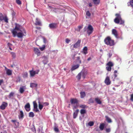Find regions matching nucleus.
I'll list each match as a JSON object with an SVG mask.
<instances>
[{
	"instance_id": "obj_45",
	"label": "nucleus",
	"mask_w": 133,
	"mask_h": 133,
	"mask_svg": "<svg viewBox=\"0 0 133 133\" xmlns=\"http://www.w3.org/2000/svg\"><path fill=\"white\" fill-rule=\"evenodd\" d=\"M105 131L106 132H109L111 131V129L110 128H106L105 129Z\"/></svg>"
},
{
	"instance_id": "obj_12",
	"label": "nucleus",
	"mask_w": 133,
	"mask_h": 133,
	"mask_svg": "<svg viewBox=\"0 0 133 133\" xmlns=\"http://www.w3.org/2000/svg\"><path fill=\"white\" fill-rule=\"evenodd\" d=\"M8 104L5 102H3L2 105L0 106V108L2 110L4 109L7 106Z\"/></svg>"
},
{
	"instance_id": "obj_14",
	"label": "nucleus",
	"mask_w": 133,
	"mask_h": 133,
	"mask_svg": "<svg viewBox=\"0 0 133 133\" xmlns=\"http://www.w3.org/2000/svg\"><path fill=\"white\" fill-rule=\"evenodd\" d=\"M34 50L35 54H37L38 56H39L40 55L41 53L40 51L38 49L35 48Z\"/></svg>"
},
{
	"instance_id": "obj_47",
	"label": "nucleus",
	"mask_w": 133,
	"mask_h": 133,
	"mask_svg": "<svg viewBox=\"0 0 133 133\" xmlns=\"http://www.w3.org/2000/svg\"><path fill=\"white\" fill-rule=\"evenodd\" d=\"M28 75V74L26 72H25L24 73L23 75V77L24 78L26 77H27Z\"/></svg>"
},
{
	"instance_id": "obj_58",
	"label": "nucleus",
	"mask_w": 133,
	"mask_h": 133,
	"mask_svg": "<svg viewBox=\"0 0 133 133\" xmlns=\"http://www.w3.org/2000/svg\"><path fill=\"white\" fill-rule=\"evenodd\" d=\"M76 55V54H74V55H73V57H72V58L73 59H75V56Z\"/></svg>"
},
{
	"instance_id": "obj_32",
	"label": "nucleus",
	"mask_w": 133,
	"mask_h": 133,
	"mask_svg": "<svg viewBox=\"0 0 133 133\" xmlns=\"http://www.w3.org/2000/svg\"><path fill=\"white\" fill-rule=\"evenodd\" d=\"M45 47V45H43L42 47H40L39 48V49L41 51H43L44 50Z\"/></svg>"
},
{
	"instance_id": "obj_40",
	"label": "nucleus",
	"mask_w": 133,
	"mask_h": 133,
	"mask_svg": "<svg viewBox=\"0 0 133 133\" xmlns=\"http://www.w3.org/2000/svg\"><path fill=\"white\" fill-rule=\"evenodd\" d=\"M11 55L12 57L14 58H15L16 56V55L15 54L14 52H11Z\"/></svg>"
},
{
	"instance_id": "obj_26",
	"label": "nucleus",
	"mask_w": 133,
	"mask_h": 133,
	"mask_svg": "<svg viewBox=\"0 0 133 133\" xmlns=\"http://www.w3.org/2000/svg\"><path fill=\"white\" fill-rule=\"evenodd\" d=\"M105 117L106 120L108 123H110L112 122V121L111 119L107 116H106Z\"/></svg>"
},
{
	"instance_id": "obj_55",
	"label": "nucleus",
	"mask_w": 133,
	"mask_h": 133,
	"mask_svg": "<svg viewBox=\"0 0 133 133\" xmlns=\"http://www.w3.org/2000/svg\"><path fill=\"white\" fill-rule=\"evenodd\" d=\"M108 55L109 57V58H110L111 56L112 55V54L111 53H109L108 54Z\"/></svg>"
},
{
	"instance_id": "obj_64",
	"label": "nucleus",
	"mask_w": 133,
	"mask_h": 133,
	"mask_svg": "<svg viewBox=\"0 0 133 133\" xmlns=\"http://www.w3.org/2000/svg\"><path fill=\"white\" fill-rule=\"evenodd\" d=\"M36 29H38V30H40L41 29V28L40 27H36Z\"/></svg>"
},
{
	"instance_id": "obj_11",
	"label": "nucleus",
	"mask_w": 133,
	"mask_h": 133,
	"mask_svg": "<svg viewBox=\"0 0 133 133\" xmlns=\"http://www.w3.org/2000/svg\"><path fill=\"white\" fill-rule=\"evenodd\" d=\"M34 111L36 112H39V111L37 108V105L36 101H34Z\"/></svg>"
},
{
	"instance_id": "obj_25",
	"label": "nucleus",
	"mask_w": 133,
	"mask_h": 133,
	"mask_svg": "<svg viewBox=\"0 0 133 133\" xmlns=\"http://www.w3.org/2000/svg\"><path fill=\"white\" fill-rule=\"evenodd\" d=\"M43 105L41 104V103L40 101L38 102V107L39 109L40 110H41L43 109Z\"/></svg>"
},
{
	"instance_id": "obj_33",
	"label": "nucleus",
	"mask_w": 133,
	"mask_h": 133,
	"mask_svg": "<svg viewBox=\"0 0 133 133\" xmlns=\"http://www.w3.org/2000/svg\"><path fill=\"white\" fill-rule=\"evenodd\" d=\"M14 93L13 92H11L9 95V98H11L14 95Z\"/></svg>"
},
{
	"instance_id": "obj_6",
	"label": "nucleus",
	"mask_w": 133,
	"mask_h": 133,
	"mask_svg": "<svg viewBox=\"0 0 133 133\" xmlns=\"http://www.w3.org/2000/svg\"><path fill=\"white\" fill-rule=\"evenodd\" d=\"M114 65V64L112 62L109 61L106 64V65H107L108 66L106 67V69L108 71H111V67L113 66Z\"/></svg>"
},
{
	"instance_id": "obj_49",
	"label": "nucleus",
	"mask_w": 133,
	"mask_h": 133,
	"mask_svg": "<svg viewBox=\"0 0 133 133\" xmlns=\"http://www.w3.org/2000/svg\"><path fill=\"white\" fill-rule=\"evenodd\" d=\"M82 72L83 74H81V76H82L84 78L85 77V75L84 73V72Z\"/></svg>"
},
{
	"instance_id": "obj_35",
	"label": "nucleus",
	"mask_w": 133,
	"mask_h": 133,
	"mask_svg": "<svg viewBox=\"0 0 133 133\" xmlns=\"http://www.w3.org/2000/svg\"><path fill=\"white\" fill-rule=\"evenodd\" d=\"M78 29L76 30L78 32H79L80 31L81 29H82L83 28V26L82 25V26L79 25L78 26Z\"/></svg>"
},
{
	"instance_id": "obj_28",
	"label": "nucleus",
	"mask_w": 133,
	"mask_h": 133,
	"mask_svg": "<svg viewBox=\"0 0 133 133\" xmlns=\"http://www.w3.org/2000/svg\"><path fill=\"white\" fill-rule=\"evenodd\" d=\"M94 102V101L93 99L92 98H91L89 99L88 102V103L90 104L91 103H93Z\"/></svg>"
},
{
	"instance_id": "obj_43",
	"label": "nucleus",
	"mask_w": 133,
	"mask_h": 133,
	"mask_svg": "<svg viewBox=\"0 0 133 133\" xmlns=\"http://www.w3.org/2000/svg\"><path fill=\"white\" fill-rule=\"evenodd\" d=\"M37 84L36 83H34V87H35V89L37 91Z\"/></svg>"
},
{
	"instance_id": "obj_18",
	"label": "nucleus",
	"mask_w": 133,
	"mask_h": 133,
	"mask_svg": "<svg viewBox=\"0 0 133 133\" xmlns=\"http://www.w3.org/2000/svg\"><path fill=\"white\" fill-rule=\"evenodd\" d=\"M105 125V124L104 123L101 124L99 127L100 129L102 131L103 130L104 128Z\"/></svg>"
},
{
	"instance_id": "obj_59",
	"label": "nucleus",
	"mask_w": 133,
	"mask_h": 133,
	"mask_svg": "<svg viewBox=\"0 0 133 133\" xmlns=\"http://www.w3.org/2000/svg\"><path fill=\"white\" fill-rule=\"evenodd\" d=\"M114 75L115 78H116L117 77V75L116 74H114Z\"/></svg>"
},
{
	"instance_id": "obj_34",
	"label": "nucleus",
	"mask_w": 133,
	"mask_h": 133,
	"mask_svg": "<svg viewBox=\"0 0 133 133\" xmlns=\"http://www.w3.org/2000/svg\"><path fill=\"white\" fill-rule=\"evenodd\" d=\"M79 107L80 108L84 109L87 108V106L85 105H80Z\"/></svg>"
},
{
	"instance_id": "obj_48",
	"label": "nucleus",
	"mask_w": 133,
	"mask_h": 133,
	"mask_svg": "<svg viewBox=\"0 0 133 133\" xmlns=\"http://www.w3.org/2000/svg\"><path fill=\"white\" fill-rule=\"evenodd\" d=\"M39 71V70H37L36 71H34V75L35 74H38V72Z\"/></svg>"
},
{
	"instance_id": "obj_52",
	"label": "nucleus",
	"mask_w": 133,
	"mask_h": 133,
	"mask_svg": "<svg viewBox=\"0 0 133 133\" xmlns=\"http://www.w3.org/2000/svg\"><path fill=\"white\" fill-rule=\"evenodd\" d=\"M4 82V81L3 79H1L0 80V86Z\"/></svg>"
},
{
	"instance_id": "obj_8",
	"label": "nucleus",
	"mask_w": 133,
	"mask_h": 133,
	"mask_svg": "<svg viewBox=\"0 0 133 133\" xmlns=\"http://www.w3.org/2000/svg\"><path fill=\"white\" fill-rule=\"evenodd\" d=\"M104 82L107 85H109L111 83V81H110L109 77L107 76Z\"/></svg>"
},
{
	"instance_id": "obj_54",
	"label": "nucleus",
	"mask_w": 133,
	"mask_h": 133,
	"mask_svg": "<svg viewBox=\"0 0 133 133\" xmlns=\"http://www.w3.org/2000/svg\"><path fill=\"white\" fill-rule=\"evenodd\" d=\"M43 104L45 106H48L49 105V103L48 102H45L43 103Z\"/></svg>"
},
{
	"instance_id": "obj_10",
	"label": "nucleus",
	"mask_w": 133,
	"mask_h": 133,
	"mask_svg": "<svg viewBox=\"0 0 133 133\" xmlns=\"http://www.w3.org/2000/svg\"><path fill=\"white\" fill-rule=\"evenodd\" d=\"M81 41V40H78L77 42L73 45V47L75 48H77L80 46Z\"/></svg>"
},
{
	"instance_id": "obj_60",
	"label": "nucleus",
	"mask_w": 133,
	"mask_h": 133,
	"mask_svg": "<svg viewBox=\"0 0 133 133\" xmlns=\"http://www.w3.org/2000/svg\"><path fill=\"white\" fill-rule=\"evenodd\" d=\"M33 83H31L30 84V87H33Z\"/></svg>"
},
{
	"instance_id": "obj_29",
	"label": "nucleus",
	"mask_w": 133,
	"mask_h": 133,
	"mask_svg": "<svg viewBox=\"0 0 133 133\" xmlns=\"http://www.w3.org/2000/svg\"><path fill=\"white\" fill-rule=\"evenodd\" d=\"M82 72H80L78 74V75L77 76V78L78 80H80L81 78V74H83Z\"/></svg>"
},
{
	"instance_id": "obj_20",
	"label": "nucleus",
	"mask_w": 133,
	"mask_h": 133,
	"mask_svg": "<svg viewBox=\"0 0 133 133\" xmlns=\"http://www.w3.org/2000/svg\"><path fill=\"white\" fill-rule=\"evenodd\" d=\"M80 93V97L81 98H84L86 94L84 92H81Z\"/></svg>"
},
{
	"instance_id": "obj_21",
	"label": "nucleus",
	"mask_w": 133,
	"mask_h": 133,
	"mask_svg": "<svg viewBox=\"0 0 133 133\" xmlns=\"http://www.w3.org/2000/svg\"><path fill=\"white\" fill-rule=\"evenodd\" d=\"M95 100L96 102L98 104H101L102 103V102L98 98H95Z\"/></svg>"
},
{
	"instance_id": "obj_31",
	"label": "nucleus",
	"mask_w": 133,
	"mask_h": 133,
	"mask_svg": "<svg viewBox=\"0 0 133 133\" xmlns=\"http://www.w3.org/2000/svg\"><path fill=\"white\" fill-rule=\"evenodd\" d=\"M19 91L21 93H22L24 91V87H20Z\"/></svg>"
},
{
	"instance_id": "obj_50",
	"label": "nucleus",
	"mask_w": 133,
	"mask_h": 133,
	"mask_svg": "<svg viewBox=\"0 0 133 133\" xmlns=\"http://www.w3.org/2000/svg\"><path fill=\"white\" fill-rule=\"evenodd\" d=\"M20 116L21 117H22L23 116V112L22 111H20Z\"/></svg>"
},
{
	"instance_id": "obj_22",
	"label": "nucleus",
	"mask_w": 133,
	"mask_h": 133,
	"mask_svg": "<svg viewBox=\"0 0 133 133\" xmlns=\"http://www.w3.org/2000/svg\"><path fill=\"white\" fill-rule=\"evenodd\" d=\"M88 49L87 47L86 46H85L83 49V53L85 54H87L88 51H87Z\"/></svg>"
},
{
	"instance_id": "obj_16",
	"label": "nucleus",
	"mask_w": 133,
	"mask_h": 133,
	"mask_svg": "<svg viewBox=\"0 0 133 133\" xmlns=\"http://www.w3.org/2000/svg\"><path fill=\"white\" fill-rule=\"evenodd\" d=\"M79 111L78 109H77L74 113L73 116L74 118H75L77 116L78 114Z\"/></svg>"
},
{
	"instance_id": "obj_37",
	"label": "nucleus",
	"mask_w": 133,
	"mask_h": 133,
	"mask_svg": "<svg viewBox=\"0 0 133 133\" xmlns=\"http://www.w3.org/2000/svg\"><path fill=\"white\" fill-rule=\"evenodd\" d=\"M94 123L92 121L88 123V125L91 127L92 126L94 125Z\"/></svg>"
},
{
	"instance_id": "obj_36",
	"label": "nucleus",
	"mask_w": 133,
	"mask_h": 133,
	"mask_svg": "<svg viewBox=\"0 0 133 133\" xmlns=\"http://www.w3.org/2000/svg\"><path fill=\"white\" fill-rule=\"evenodd\" d=\"M86 15L89 17H90L91 15V13H90L89 11H88L86 12Z\"/></svg>"
},
{
	"instance_id": "obj_56",
	"label": "nucleus",
	"mask_w": 133,
	"mask_h": 133,
	"mask_svg": "<svg viewBox=\"0 0 133 133\" xmlns=\"http://www.w3.org/2000/svg\"><path fill=\"white\" fill-rule=\"evenodd\" d=\"M7 44L9 47V46L11 47L12 46V44L9 43H8Z\"/></svg>"
},
{
	"instance_id": "obj_61",
	"label": "nucleus",
	"mask_w": 133,
	"mask_h": 133,
	"mask_svg": "<svg viewBox=\"0 0 133 133\" xmlns=\"http://www.w3.org/2000/svg\"><path fill=\"white\" fill-rule=\"evenodd\" d=\"M91 59V57H89L88 58L87 60L88 61H89Z\"/></svg>"
},
{
	"instance_id": "obj_23",
	"label": "nucleus",
	"mask_w": 133,
	"mask_h": 133,
	"mask_svg": "<svg viewBox=\"0 0 133 133\" xmlns=\"http://www.w3.org/2000/svg\"><path fill=\"white\" fill-rule=\"evenodd\" d=\"M93 1L94 4L96 5H98L100 2L99 0H93Z\"/></svg>"
},
{
	"instance_id": "obj_51",
	"label": "nucleus",
	"mask_w": 133,
	"mask_h": 133,
	"mask_svg": "<svg viewBox=\"0 0 133 133\" xmlns=\"http://www.w3.org/2000/svg\"><path fill=\"white\" fill-rule=\"evenodd\" d=\"M130 99L132 101H133V94L131 95Z\"/></svg>"
},
{
	"instance_id": "obj_13",
	"label": "nucleus",
	"mask_w": 133,
	"mask_h": 133,
	"mask_svg": "<svg viewBox=\"0 0 133 133\" xmlns=\"http://www.w3.org/2000/svg\"><path fill=\"white\" fill-rule=\"evenodd\" d=\"M35 24L36 25H38L41 26L42 25V24L39 19L37 18H36L35 20Z\"/></svg>"
},
{
	"instance_id": "obj_53",
	"label": "nucleus",
	"mask_w": 133,
	"mask_h": 133,
	"mask_svg": "<svg viewBox=\"0 0 133 133\" xmlns=\"http://www.w3.org/2000/svg\"><path fill=\"white\" fill-rule=\"evenodd\" d=\"M70 41V40L68 38H67L66 39L65 41L66 43H68Z\"/></svg>"
},
{
	"instance_id": "obj_2",
	"label": "nucleus",
	"mask_w": 133,
	"mask_h": 133,
	"mask_svg": "<svg viewBox=\"0 0 133 133\" xmlns=\"http://www.w3.org/2000/svg\"><path fill=\"white\" fill-rule=\"evenodd\" d=\"M116 17L114 19V21L115 23L120 24H123L124 23V21L123 20L120 14H116L115 15Z\"/></svg>"
},
{
	"instance_id": "obj_3",
	"label": "nucleus",
	"mask_w": 133,
	"mask_h": 133,
	"mask_svg": "<svg viewBox=\"0 0 133 133\" xmlns=\"http://www.w3.org/2000/svg\"><path fill=\"white\" fill-rule=\"evenodd\" d=\"M105 43L107 45L110 46L114 45V41L111 39L110 36H107L104 40Z\"/></svg>"
},
{
	"instance_id": "obj_62",
	"label": "nucleus",
	"mask_w": 133,
	"mask_h": 133,
	"mask_svg": "<svg viewBox=\"0 0 133 133\" xmlns=\"http://www.w3.org/2000/svg\"><path fill=\"white\" fill-rule=\"evenodd\" d=\"M89 6L91 7L92 6V5L91 3H90L89 4Z\"/></svg>"
},
{
	"instance_id": "obj_57",
	"label": "nucleus",
	"mask_w": 133,
	"mask_h": 133,
	"mask_svg": "<svg viewBox=\"0 0 133 133\" xmlns=\"http://www.w3.org/2000/svg\"><path fill=\"white\" fill-rule=\"evenodd\" d=\"M43 39V42L44 43H46V39L45 38H44Z\"/></svg>"
},
{
	"instance_id": "obj_9",
	"label": "nucleus",
	"mask_w": 133,
	"mask_h": 133,
	"mask_svg": "<svg viewBox=\"0 0 133 133\" xmlns=\"http://www.w3.org/2000/svg\"><path fill=\"white\" fill-rule=\"evenodd\" d=\"M49 27L51 29H55L57 27V24L56 23H52L49 24Z\"/></svg>"
},
{
	"instance_id": "obj_19",
	"label": "nucleus",
	"mask_w": 133,
	"mask_h": 133,
	"mask_svg": "<svg viewBox=\"0 0 133 133\" xmlns=\"http://www.w3.org/2000/svg\"><path fill=\"white\" fill-rule=\"evenodd\" d=\"M128 6H131L133 8V0H130V2L128 3Z\"/></svg>"
},
{
	"instance_id": "obj_42",
	"label": "nucleus",
	"mask_w": 133,
	"mask_h": 133,
	"mask_svg": "<svg viewBox=\"0 0 133 133\" xmlns=\"http://www.w3.org/2000/svg\"><path fill=\"white\" fill-rule=\"evenodd\" d=\"M3 20H4L5 22L6 23L8 22V19L6 16H5V17H4Z\"/></svg>"
},
{
	"instance_id": "obj_4",
	"label": "nucleus",
	"mask_w": 133,
	"mask_h": 133,
	"mask_svg": "<svg viewBox=\"0 0 133 133\" xmlns=\"http://www.w3.org/2000/svg\"><path fill=\"white\" fill-rule=\"evenodd\" d=\"M70 102L73 107V109H77L78 107V101L76 98H72L70 100Z\"/></svg>"
},
{
	"instance_id": "obj_5",
	"label": "nucleus",
	"mask_w": 133,
	"mask_h": 133,
	"mask_svg": "<svg viewBox=\"0 0 133 133\" xmlns=\"http://www.w3.org/2000/svg\"><path fill=\"white\" fill-rule=\"evenodd\" d=\"M87 34L90 35L94 31V29L91 25H89L87 28Z\"/></svg>"
},
{
	"instance_id": "obj_39",
	"label": "nucleus",
	"mask_w": 133,
	"mask_h": 133,
	"mask_svg": "<svg viewBox=\"0 0 133 133\" xmlns=\"http://www.w3.org/2000/svg\"><path fill=\"white\" fill-rule=\"evenodd\" d=\"M54 130L55 131L58 132H59V130L57 127H55L54 128Z\"/></svg>"
},
{
	"instance_id": "obj_63",
	"label": "nucleus",
	"mask_w": 133,
	"mask_h": 133,
	"mask_svg": "<svg viewBox=\"0 0 133 133\" xmlns=\"http://www.w3.org/2000/svg\"><path fill=\"white\" fill-rule=\"evenodd\" d=\"M117 71L116 70H115L114 72V74H116L117 73Z\"/></svg>"
},
{
	"instance_id": "obj_7",
	"label": "nucleus",
	"mask_w": 133,
	"mask_h": 133,
	"mask_svg": "<svg viewBox=\"0 0 133 133\" xmlns=\"http://www.w3.org/2000/svg\"><path fill=\"white\" fill-rule=\"evenodd\" d=\"M112 34H113L117 38H118L119 37L118 36V34L117 30L115 29H112Z\"/></svg>"
},
{
	"instance_id": "obj_27",
	"label": "nucleus",
	"mask_w": 133,
	"mask_h": 133,
	"mask_svg": "<svg viewBox=\"0 0 133 133\" xmlns=\"http://www.w3.org/2000/svg\"><path fill=\"white\" fill-rule=\"evenodd\" d=\"M80 112L81 114H85L86 113V110L85 109H81L80 111Z\"/></svg>"
},
{
	"instance_id": "obj_44",
	"label": "nucleus",
	"mask_w": 133,
	"mask_h": 133,
	"mask_svg": "<svg viewBox=\"0 0 133 133\" xmlns=\"http://www.w3.org/2000/svg\"><path fill=\"white\" fill-rule=\"evenodd\" d=\"M29 116L30 117H33V113L32 112H31L29 113Z\"/></svg>"
},
{
	"instance_id": "obj_30",
	"label": "nucleus",
	"mask_w": 133,
	"mask_h": 133,
	"mask_svg": "<svg viewBox=\"0 0 133 133\" xmlns=\"http://www.w3.org/2000/svg\"><path fill=\"white\" fill-rule=\"evenodd\" d=\"M76 61L78 62L79 64L81 63V61L80 59V57L79 56H78L77 57Z\"/></svg>"
},
{
	"instance_id": "obj_46",
	"label": "nucleus",
	"mask_w": 133,
	"mask_h": 133,
	"mask_svg": "<svg viewBox=\"0 0 133 133\" xmlns=\"http://www.w3.org/2000/svg\"><path fill=\"white\" fill-rule=\"evenodd\" d=\"M30 72L31 76L33 77V70L30 71Z\"/></svg>"
},
{
	"instance_id": "obj_15",
	"label": "nucleus",
	"mask_w": 133,
	"mask_h": 133,
	"mask_svg": "<svg viewBox=\"0 0 133 133\" xmlns=\"http://www.w3.org/2000/svg\"><path fill=\"white\" fill-rule=\"evenodd\" d=\"M30 105L29 103H27L25 106V108L27 111H29L30 110Z\"/></svg>"
},
{
	"instance_id": "obj_41",
	"label": "nucleus",
	"mask_w": 133,
	"mask_h": 133,
	"mask_svg": "<svg viewBox=\"0 0 133 133\" xmlns=\"http://www.w3.org/2000/svg\"><path fill=\"white\" fill-rule=\"evenodd\" d=\"M4 17L2 14H0V20L1 21H2L3 20Z\"/></svg>"
},
{
	"instance_id": "obj_24",
	"label": "nucleus",
	"mask_w": 133,
	"mask_h": 133,
	"mask_svg": "<svg viewBox=\"0 0 133 133\" xmlns=\"http://www.w3.org/2000/svg\"><path fill=\"white\" fill-rule=\"evenodd\" d=\"M6 74L8 75H11L12 74L11 71L9 69H7L6 70Z\"/></svg>"
},
{
	"instance_id": "obj_1",
	"label": "nucleus",
	"mask_w": 133,
	"mask_h": 133,
	"mask_svg": "<svg viewBox=\"0 0 133 133\" xmlns=\"http://www.w3.org/2000/svg\"><path fill=\"white\" fill-rule=\"evenodd\" d=\"M11 32L14 37L17 35L19 38L22 37L26 34L24 29L21 26L17 24H16L15 29L13 30Z\"/></svg>"
},
{
	"instance_id": "obj_38",
	"label": "nucleus",
	"mask_w": 133,
	"mask_h": 133,
	"mask_svg": "<svg viewBox=\"0 0 133 133\" xmlns=\"http://www.w3.org/2000/svg\"><path fill=\"white\" fill-rule=\"evenodd\" d=\"M16 2L19 5L21 4V2L20 0H16Z\"/></svg>"
},
{
	"instance_id": "obj_17",
	"label": "nucleus",
	"mask_w": 133,
	"mask_h": 133,
	"mask_svg": "<svg viewBox=\"0 0 133 133\" xmlns=\"http://www.w3.org/2000/svg\"><path fill=\"white\" fill-rule=\"evenodd\" d=\"M79 65L77 64L73 66L71 69V70L72 71L78 68L79 67Z\"/></svg>"
}]
</instances>
